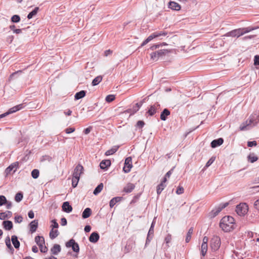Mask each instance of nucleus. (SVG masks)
Wrapping results in <instances>:
<instances>
[{"mask_svg": "<svg viewBox=\"0 0 259 259\" xmlns=\"http://www.w3.org/2000/svg\"><path fill=\"white\" fill-rule=\"evenodd\" d=\"M154 222L153 221L152 223L149 232L148 233V235H150L153 236L154 235Z\"/></svg>", "mask_w": 259, "mask_h": 259, "instance_id": "nucleus-46", "label": "nucleus"}, {"mask_svg": "<svg viewBox=\"0 0 259 259\" xmlns=\"http://www.w3.org/2000/svg\"><path fill=\"white\" fill-rule=\"evenodd\" d=\"M115 96L113 95H109L106 96L105 100L107 102L110 103L115 99Z\"/></svg>", "mask_w": 259, "mask_h": 259, "instance_id": "nucleus-44", "label": "nucleus"}, {"mask_svg": "<svg viewBox=\"0 0 259 259\" xmlns=\"http://www.w3.org/2000/svg\"><path fill=\"white\" fill-rule=\"evenodd\" d=\"M145 124V123L144 121H143V120H139L137 122V124H136V126L138 128H143L144 127Z\"/></svg>", "mask_w": 259, "mask_h": 259, "instance_id": "nucleus-45", "label": "nucleus"}, {"mask_svg": "<svg viewBox=\"0 0 259 259\" xmlns=\"http://www.w3.org/2000/svg\"><path fill=\"white\" fill-rule=\"evenodd\" d=\"M247 158L248 161H249L251 163H253L258 159L257 157L254 155V154H249Z\"/></svg>", "mask_w": 259, "mask_h": 259, "instance_id": "nucleus-40", "label": "nucleus"}, {"mask_svg": "<svg viewBox=\"0 0 259 259\" xmlns=\"http://www.w3.org/2000/svg\"><path fill=\"white\" fill-rule=\"evenodd\" d=\"M220 226L225 232H230L234 229V219L231 216L223 217L220 221Z\"/></svg>", "mask_w": 259, "mask_h": 259, "instance_id": "nucleus-1", "label": "nucleus"}, {"mask_svg": "<svg viewBox=\"0 0 259 259\" xmlns=\"http://www.w3.org/2000/svg\"><path fill=\"white\" fill-rule=\"evenodd\" d=\"M30 231L31 233H34L36 231L38 227V221L37 220H34L29 224Z\"/></svg>", "mask_w": 259, "mask_h": 259, "instance_id": "nucleus-15", "label": "nucleus"}, {"mask_svg": "<svg viewBox=\"0 0 259 259\" xmlns=\"http://www.w3.org/2000/svg\"><path fill=\"white\" fill-rule=\"evenodd\" d=\"M222 211L221 208H220L219 206L218 207L215 208V209H213L211 211V217H215L217 216L221 211Z\"/></svg>", "mask_w": 259, "mask_h": 259, "instance_id": "nucleus-37", "label": "nucleus"}, {"mask_svg": "<svg viewBox=\"0 0 259 259\" xmlns=\"http://www.w3.org/2000/svg\"><path fill=\"white\" fill-rule=\"evenodd\" d=\"M92 127H91V126H90V127H89L86 128H85V129H84V131H83V133H84V134H85V135H88V134H89L91 132V130H92Z\"/></svg>", "mask_w": 259, "mask_h": 259, "instance_id": "nucleus-62", "label": "nucleus"}, {"mask_svg": "<svg viewBox=\"0 0 259 259\" xmlns=\"http://www.w3.org/2000/svg\"><path fill=\"white\" fill-rule=\"evenodd\" d=\"M155 38L159 37L162 36H165L167 34V32L165 31H156L153 32Z\"/></svg>", "mask_w": 259, "mask_h": 259, "instance_id": "nucleus-38", "label": "nucleus"}, {"mask_svg": "<svg viewBox=\"0 0 259 259\" xmlns=\"http://www.w3.org/2000/svg\"><path fill=\"white\" fill-rule=\"evenodd\" d=\"M168 7L176 11H179L181 9V6L178 3L175 2H170L168 4Z\"/></svg>", "mask_w": 259, "mask_h": 259, "instance_id": "nucleus-17", "label": "nucleus"}, {"mask_svg": "<svg viewBox=\"0 0 259 259\" xmlns=\"http://www.w3.org/2000/svg\"><path fill=\"white\" fill-rule=\"evenodd\" d=\"M155 35H154V33H152V34H151L147 38V40H148L149 42H150V41H151L153 39L155 38Z\"/></svg>", "mask_w": 259, "mask_h": 259, "instance_id": "nucleus-61", "label": "nucleus"}, {"mask_svg": "<svg viewBox=\"0 0 259 259\" xmlns=\"http://www.w3.org/2000/svg\"><path fill=\"white\" fill-rule=\"evenodd\" d=\"M100 238V236L99 234L96 232H93L90 237H89V241L91 242L92 243H96Z\"/></svg>", "mask_w": 259, "mask_h": 259, "instance_id": "nucleus-12", "label": "nucleus"}, {"mask_svg": "<svg viewBox=\"0 0 259 259\" xmlns=\"http://www.w3.org/2000/svg\"><path fill=\"white\" fill-rule=\"evenodd\" d=\"M248 207L246 203H241L237 205L236 208V212L239 215H244L248 211Z\"/></svg>", "mask_w": 259, "mask_h": 259, "instance_id": "nucleus-5", "label": "nucleus"}, {"mask_svg": "<svg viewBox=\"0 0 259 259\" xmlns=\"http://www.w3.org/2000/svg\"><path fill=\"white\" fill-rule=\"evenodd\" d=\"M92 213V210L90 208H86L82 213V218L83 219H87L88 218Z\"/></svg>", "mask_w": 259, "mask_h": 259, "instance_id": "nucleus-25", "label": "nucleus"}, {"mask_svg": "<svg viewBox=\"0 0 259 259\" xmlns=\"http://www.w3.org/2000/svg\"><path fill=\"white\" fill-rule=\"evenodd\" d=\"M39 10L38 7H35L33 10L30 12L27 15V18L28 19H31L33 16L36 15Z\"/></svg>", "mask_w": 259, "mask_h": 259, "instance_id": "nucleus-33", "label": "nucleus"}, {"mask_svg": "<svg viewBox=\"0 0 259 259\" xmlns=\"http://www.w3.org/2000/svg\"><path fill=\"white\" fill-rule=\"evenodd\" d=\"M35 242L38 246H42V245H44L45 243L44 237L40 236H36L35 237Z\"/></svg>", "mask_w": 259, "mask_h": 259, "instance_id": "nucleus-24", "label": "nucleus"}, {"mask_svg": "<svg viewBox=\"0 0 259 259\" xmlns=\"http://www.w3.org/2000/svg\"><path fill=\"white\" fill-rule=\"evenodd\" d=\"M4 228L6 230H10L13 228V223L11 221H4L3 222Z\"/></svg>", "mask_w": 259, "mask_h": 259, "instance_id": "nucleus-19", "label": "nucleus"}, {"mask_svg": "<svg viewBox=\"0 0 259 259\" xmlns=\"http://www.w3.org/2000/svg\"><path fill=\"white\" fill-rule=\"evenodd\" d=\"M161 45H159V44H155V45H153V46H152L151 47H150V49L152 51H154L157 49H158L160 47V46Z\"/></svg>", "mask_w": 259, "mask_h": 259, "instance_id": "nucleus-58", "label": "nucleus"}, {"mask_svg": "<svg viewBox=\"0 0 259 259\" xmlns=\"http://www.w3.org/2000/svg\"><path fill=\"white\" fill-rule=\"evenodd\" d=\"M51 251L54 255L58 254L61 251V246L59 244H55L51 248Z\"/></svg>", "mask_w": 259, "mask_h": 259, "instance_id": "nucleus-22", "label": "nucleus"}, {"mask_svg": "<svg viewBox=\"0 0 259 259\" xmlns=\"http://www.w3.org/2000/svg\"><path fill=\"white\" fill-rule=\"evenodd\" d=\"M39 171L37 169H34L31 171V176L33 179H37L39 177Z\"/></svg>", "mask_w": 259, "mask_h": 259, "instance_id": "nucleus-41", "label": "nucleus"}, {"mask_svg": "<svg viewBox=\"0 0 259 259\" xmlns=\"http://www.w3.org/2000/svg\"><path fill=\"white\" fill-rule=\"evenodd\" d=\"M160 107V105L158 103H156L153 105L150 106L149 109H148L147 113H148L150 116H153L156 112L158 108Z\"/></svg>", "mask_w": 259, "mask_h": 259, "instance_id": "nucleus-11", "label": "nucleus"}, {"mask_svg": "<svg viewBox=\"0 0 259 259\" xmlns=\"http://www.w3.org/2000/svg\"><path fill=\"white\" fill-rule=\"evenodd\" d=\"M5 242H6V244L7 245V246L10 248V249H13V247L11 245V242H10V238L9 237H7V238H6V240H5Z\"/></svg>", "mask_w": 259, "mask_h": 259, "instance_id": "nucleus-50", "label": "nucleus"}, {"mask_svg": "<svg viewBox=\"0 0 259 259\" xmlns=\"http://www.w3.org/2000/svg\"><path fill=\"white\" fill-rule=\"evenodd\" d=\"M214 159L215 158L213 157H211V158H210L206 163L205 167H209L213 162V161H214Z\"/></svg>", "mask_w": 259, "mask_h": 259, "instance_id": "nucleus-55", "label": "nucleus"}, {"mask_svg": "<svg viewBox=\"0 0 259 259\" xmlns=\"http://www.w3.org/2000/svg\"><path fill=\"white\" fill-rule=\"evenodd\" d=\"M58 235L59 232L58 230H54V229H52L49 233V236L51 239L56 238Z\"/></svg>", "mask_w": 259, "mask_h": 259, "instance_id": "nucleus-28", "label": "nucleus"}, {"mask_svg": "<svg viewBox=\"0 0 259 259\" xmlns=\"http://www.w3.org/2000/svg\"><path fill=\"white\" fill-rule=\"evenodd\" d=\"M83 167L80 164H77L73 170L72 177L80 179L81 175L83 173Z\"/></svg>", "mask_w": 259, "mask_h": 259, "instance_id": "nucleus-9", "label": "nucleus"}, {"mask_svg": "<svg viewBox=\"0 0 259 259\" xmlns=\"http://www.w3.org/2000/svg\"><path fill=\"white\" fill-rule=\"evenodd\" d=\"M79 180V178H76V179H75V177H72V187L75 188L77 186Z\"/></svg>", "mask_w": 259, "mask_h": 259, "instance_id": "nucleus-42", "label": "nucleus"}, {"mask_svg": "<svg viewBox=\"0 0 259 259\" xmlns=\"http://www.w3.org/2000/svg\"><path fill=\"white\" fill-rule=\"evenodd\" d=\"M170 114V111L166 108H165L160 114V119L163 121H165L167 119V117Z\"/></svg>", "mask_w": 259, "mask_h": 259, "instance_id": "nucleus-20", "label": "nucleus"}, {"mask_svg": "<svg viewBox=\"0 0 259 259\" xmlns=\"http://www.w3.org/2000/svg\"><path fill=\"white\" fill-rule=\"evenodd\" d=\"M118 149V146H114L113 148H112L111 149L107 150L105 152V155L107 156H109V155H112L117 151Z\"/></svg>", "mask_w": 259, "mask_h": 259, "instance_id": "nucleus-31", "label": "nucleus"}, {"mask_svg": "<svg viewBox=\"0 0 259 259\" xmlns=\"http://www.w3.org/2000/svg\"><path fill=\"white\" fill-rule=\"evenodd\" d=\"M135 186L132 183H128L123 188V191L129 193L133 191L135 189Z\"/></svg>", "mask_w": 259, "mask_h": 259, "instance_id": "nucleus-16", "label": "nucleus"}, {"mask_svg": "<svg viewBox=\"0 0 259 259\" xmlns=\"http://www.w3.org/2000/svg\"><path fill=\"white\" fill-rule=\"evenodd\" d=\"M62 210L67 213H69L72 211V207L69 202L65 201L62 204Z\"/></svg>", "mask_w": 259, "mask_h": 259, "instance_id": "nucleus-13", "label": "nucleus"}, {"mask_svg": "<svg viewBox=\"0 0 259 259\" xmlns=\"http://www.w3.org/2000/svg\"><path fill=\"white\" fill-rule=\"evenodd\" d=\"M184 193V188L181 186H179L177 189L176 193L178 195Z\"/></svg>", "mask_w": 259, "mask_h": 259, "instance_id": "nucleus-54", "label": "nucleus"}, {"mask_svg": "<svg viewBox=\"0 0 259 259\" xmlns=\"http://www.w3.org/2000/svg\"><path fill=\"white\" fill-rule=\"evenodd\" d=\"M241 28L242 30V34H243V35H244L245 33H248L252 30H255L256 28L249 26L247 27H243V28Z\"/></svg>", "mask_w": 259, "mask_h": 259, "instance_id": "nucleus-32", "label": "nucleus"}, {"mask_svg": "<svg viewBox=\"0 0 259 259\" xmlns=\"http://www.w3.org/2000/svg\"><path fill=\"white\" fill-rule=\"evenodd\" d=\"M102 76L101 75L98 76L93 79L92 84L93 86L97 85L102 81Z\"/></svg>", "mask_w": 259, "mask_h": 259, "instance_id": "nucleus-34", "label": "nucleus"}, {"mask_svg": "<svg viewBox=\"0 0 259 259\" xmlns=\"http://www.w3.org/2000/svg\"><path fill=\"white\" fill-rule=\"evenodd\" d=\"M85 94L86 91L83 90L76 93L74 96L75 100H79L83 98L85 96Z\"/></svg>", "mask_w": 259, "mask_h": 259, "instance_id": "nucleus-27", "label": "nucleus"}, {"mask_svg": "<svg viewBox=\"0 0 259 259\" xmlns=\"http://www.w3.org/2000/svg\"><path fill=\"white\" fill-rule=\"evenodd\" d=\"M12 213L10 211H7L6 212H0V220L9 218L12 216Z\"/></svg>", "mask_w": 259, "mask_h": 259, "instance_id": "nucleus-26", "label": "nucleus"}, {"mask_svg": "<svg viewBox=\"0 0 259 259\" xmlns=\"http://www.w3.org/2000/svg\"><path fill=\"white\" fill-rule=\"evenodd\" d=\"M193 230H194V229H193V227H191L189 229L188 232V233L187 234V235H186V239H185V241H186V243H188L190 241L191 238L192 234L193 233Z\"/></svg>", "mask_w": 259, "mask_h": 259, "instance_id": "nucleus-29", "label": "nucleus"}, {"mask_svg": "<svg viewBox=\"0 0 259 259\" xmlns=\"http://www.w3.org/2000/svg\"><path fill=\"white\" fill-rule=\"evenodd\" d=\"M132 166V158L131 157H127L125 159L124 166L123 168V170L124 172L128 173L131 171Z\"/></svg>", "mask_w": 259, "mask_h": 259, "instance_id": "nucleus-10", "label": "nucleus"}, {"mask_svg": "<svg viewBox=\"0 0 259 259\" xmlns=\"http://www.w3.org/2000/svg\"><path fill=\"white\" fill-rule=\"evenodd\" d=\"M7 202V199L5 196L3 195L0 196V206H2Z\"/></svg>", "mask_w": 259, "mask_h": 259, "instance_id": "nucleus-47", "label": "nucleus"}, {"mask_svg": "<svg viewBox=\"0 0 259 259\" xmlns=\"http://www.w3.org/2000/svg\"><path fill=\"white\" fill-rule=\"evenodd\" d=\"M11 240L15 248L18 249L20 247V242L18 240L17 237L15 235L12 236Z\"/></svg>", "mask_w": 259, "mask_h": 259, "instance_id": "nucleus-23", "label": "nucleus"}, {"mask_svg": "<svg viewBox=\"0 0 259 259\" xmlns=\"http://www.w3.org/2000/svg\"><path fill=\"white\" fill-rule=\"evenodd\" d=\"M14 220L15 223H20L23 221V218L21 215H17L15 217Z\"/></svg>", "mask_w": 259, "mask_h": 259, "instance_id": "nucleus-51", "label": "nucleus"}, {"mask_svg": "<svg viewBox=\"0 0 259 259\" xmlns=\"http://www.w3.org/2000/svg\"><path fill=\"white\" fill-rule=\"evenodd\" d=\"M67 247H71L73 251L78 253L79 251V247L77 243L73 239H70L66 243Z\"/></svg>", "mask_w": 259, "mask_h": 259, "instance_id": "nucleus-8", "label": "nucleus"}, {"mask_svg": "<svg viewBox=\"0 0 259 259\" xmlns=\"http://www.w3.org/2000/svg\"><path fill=\"white\" fill-rule=\"evenodd\" d=\"M51 223H52L51 225L52 229H55V228H58L59 227V225L58 223L57 222L56 220H53L51 221Z\"/></svg>", "mask_w": 259, "mask_h": 259, "instance_id": "nucleus-49", "label": "nucleus"}, {"mask_svg": "<svg viewBox=\"0 0 259 259\" xmlns=\"http://www.w3.org/2000/svg\"><path fill=\"white\" fill-rule=\"evenodd\" d=\"M201 249V252L202 255L203 256H205L207 252V243H202Z\"/></svg>", "mask_w": 259, "mask_h": 259, "instance_id": "nucleus-35", "label": "nucleus"}, {"mask_svg": "<svg viewBox=\"0 0 259 259\" xmlns=\"http://www.w3.org/2000/svg\"><path fill=\"white\" fill-rule=\"evenodd\" d=\"M165 186H166V185L163 184V183H160V184L157 186V193L158 195L161 194V192L164 189Z\"/></svg>", "mask_w": 259, "mask_h": 259, "instance_id": "nucleus-36", "label": "nucleus"}, {"mask_svg": "<svg viewBox=\"0 0 259 259\" xmlns=\"http://www.w3.org/2000/svg\"><path fill=\"white\" fill-rule=\"evenodd\" d=\"M254 205L255 208L259 210V199L254 202Z\"/></svg>", "mask_w": 259, "mask_h": 259, "instance_id": "nucleus-64", "label": "nucleus"}, {"mask_svg": "<svg viewBox=\"0 0 259 259\" xmlns=\"http://www.w3.org/2000/svg\"><path fill=\"white\" fill-rule=\"evenodd\" d=\"M243 35L241 28L232 30L226 33L225 36L232 37H239Z\"/></svg>", "mask_w": 259, "mask_h": 259, "instance_id": "nucleus-7", "label": "nucleus"}, {"mask_svg": "<svg viewBox=\"0 0 259 259\" xmlns=\"http://www.w3.org/2000/svg\"><path fill=\"white\" fill-rule=\"evenodd\" d=\"M171 236L170 234H168L165 238L164 239V241L165 242L166 244H168L169 243L170 241H171Z\"/></svg>", "mask_w": 259, "mask_h": 259, "instance_id": "nucleus-52", "label": "nucleus"}, {"mask_svg": "<svg viewBox=\"0 0 259 259\" xmlns=\"http://www.w3.org/2000/svg\"><path fill=\"white\" fill-rule=\"evenodd\" d=\"M67 220L65 218H63L61 220V224L62 226H65L67 225Z\"/></svg>", "mask_w": 259, "mask_h": 259, "instance_id": "nucleus-63", "label": "nucleus"}, {"mask_svg": "<svg viewBox=\"0 0 259 259\" xmlns=\"http://www.w3.org/2000/svg\"><path fill=\"white\" fill-rule=\"evenodd\" d=\"M103 187H104V186H103V183H100L99 185H98L94 191V192H93L94 194L95 195H97L99 193H100L101 192V191L102 190Z\"/></svg>", "mask_w": 259, "mask_h": 259, "instance_id": "nucleus-30", "label": "nucleus"}, {"mask_svg": "<svg viewBox=\"0 0 259 259\" xmlns=\"http://www.w3.org/2000/svg\"><path fill=\"white\" fill-rule=\"evenodd\" d=\"M221 241L220 238L218 236H213L211 239L210 245L212 250H218L221 245Z\"/></svg>", "mask_w": 259, "mask_h": 259, "instance_id": "nucleus-4", "label": "nucleus"}, {"mask_svg": "<svg viewBox=\"0 0 259 259\" xmlns=\"http://www.w3.org/2000/svg\"><path fill=\"white\" fill-rule=\"evenodd\" d=\"M254 64L255 65H259V56L256 55L254 57Z\"/></svg>", "mask_w": 259, "mask_h": 259, "instance_id": "nucleus-60", "label": "nucleus"}, {"mask_svg": "<svg viewBox=\"0 0 259 259\" xmlns=\"http://www.w3.org/2000/svg\"><path fill=\"white\" fill-rule=\"evenodd\" d=\"M258 121V115L256 114L251 115L247 120L240 125L239 129L240 131L248 130L256 125Z\"/></svg>", "mask_w": 259, "mask_h": 259, "instance_id": "nucleus-2", "label": "nucleus"}, {"mask_svg": "<svg viewBox=\"0 0 259 259\" xmlns=\"http://www.w3.org/2000/svg\"><path fill=\"white\" fill-rule=\"evenodd\" d=\"M19 167V162L16 161L11 164L5 170V176L7 177L11 172L14 173Z\"/></svg>", "mask_w": 259, "mask_h": 259, "instance_id": "nucleus-6", "label": "nucleus"}, {"mask_svg": "<svg viewBox=\"0 0 259 259\" xmlns=\"http://www.w3.org/2000/svg\"><path fill=\"white\" fill-rule=\"evenodd\" d=\"M224 142V140L223 138H220L215 140H213L211 142V147L212 148H215L220 145H221Z\"/></svg>", "mask_w": 259, "mask_h": 259, "instance_id": "nucleus-14", "label": "nucleus"}, {"mask_svg": "<svg viewBox=\"0 0 259 259\" xmlns=\"http://www.w3.org/2000/svg\"><path fill=\"white\" fill-rule=\"evenodd\" d=\"M257 145V143L255 141H249L247 142V146L249 147L255 146Z\"/></svg>", "mask_w": 259, "mask_h": 259, "instance_id": "nucleus-56", "label": "nucleus"}, {"mask_svg": "<svg viewBox=\"0 0 259 259\" xmlns=\"http://www.w3.org/2000/svg\"><path fill=\"white\" fill-rule=\"evenodd\" d=\"M75 131V128L74 127H68L65 129V132L66 134H70Z\"/></svg>", "mask_w": 259, "mask_h": 259, "instance_id": "nucleus-57", "label": "nucleus"}, {"mask_svg": "<svg viewBox=\"0 0 259 259\" xmlns=\"http://www.w3.org/2000/svg\"><path fill=\"white\" fill-rule=\"evenodd\" d=\"M39 247L41 252H46L48 251L47 247L46 246H44V245H42V246H39Z\"/></svg>", "mask_w": 259, "mask_h": 259, "instance_id": "nucleus-59", "label": "nucleus"}, {"mask_svg": "<svg viewBox=\"0 0 259 259\" xmlns=\"http://www.w3.org/2000/svg\"><path fill=\"white\" fill-rule=\"evenodd\" d=\"M17 111H19L18 109V108H17V105L12 107V108H11L8 111V112L9 113V114H11V113H13Z\"/></svg>", "mask_w": 259, "mask_h": 259, "instance_id": "nucleus-48", "label": "nucleus"}, {"mask_svg": "<svg viewBox=\"0 0 259 259\" xmlns=\"http://www.w3.org/2000/svg\"><path fill=\"white\" fill-rule=\"evenodd\" d=\"M169 52V51L166 49L158 50L157 51L153 52L150 54L151 59L154 61H156L160 57L165 55Z\"/></svg>", "mask_w": 259, "mask_h": 259, "instance_id": "nucleus-3", "label": "nucleus"}, {"mask_svg": "<svg viewBox=\"0 0 259 259\" xmlns=\"http://www.w3.org/2000/svg\"><path fill=\"white\" fill-rule=\"evenodd\" d=\"M23 198V195L22 192H20L17 193L15 196V200L17 202H20Z\"/></svg>", "mask_w": 259, "mask_h": 259, "instance_id": "nucleus-39", "label": "nucleus"}, {"mask_svg": "<svg viewBox=\"0 0 259 259\" xmlns=\"http://www.w3.org/2000/svg\"><path fill=\"white\" fill-rule=\"evenodd\" d=\"M12 22L14 23H18L20 21V17L19 15H13L11 18Z\"/></svg>", "mask_w": 259, "mask_h": 259, "instance_id": "nucleus-43", "label": "nucleus"}, {"mask_svg": "<svg viewBox=\"0 0 259 259\" xmlns=\"http://www.w3.org/2000/svg\"><path fill=\"white\" fill-rule=\"evenodd\" d=\"M110 165L111 161L110 160H103L100 163V168L102 169H106Z\"/></svg>", "mask_w": 259, "mask_h": 259, "instance_id": "nucleus-18", "label": "nucleus"}, {"mask_svg": "<svg viewBox=\"0 0 259 259\" xmlns=\"http://www.w3.org/2000/svg\"><path fill=\"white\" fill-rule=\"evenodd\" d=\"M122 199V197H115L113 198L109 202L110 207L111 208L113 207L116 203L120 202Z\"/></svg>", "mask_w": 259, "mask_h": 259, "instance_id": "nucleus-21", "label": "nucleus"}, {"mask_svg": "<svg viewBox=\"0 0 259 259\" xmlns=\"http://www.w3.org/2000/svg\"><path fill=\"white\" fill-rule=\"evenodd\" d=\"M153 236L147 234V237L146 240L145 246H146L151 241Z\"/></svg>", "mask_w": 259, "mask_h": 259, "instance_id": "nucleus-53", "label": "nucleus"}]
</instances>
